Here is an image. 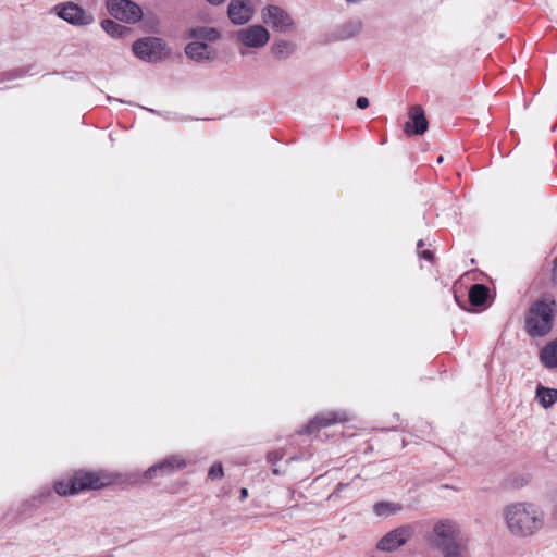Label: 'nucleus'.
Listing matches in <instances>:
<instances>
[{"mask_svg": "<svg viewBox=\"0 0 557 557\" xmlns=\"http://www.w3.org/2000/svg\"><path fill=\"white\" fill-rule=\"evenodd\" d=\"M73 479L77 494L87 490H99L111 483L110 475L104 472L79 470L74 473Z\"/></svg>", "mask_w": 557, "mask_h": 557, "instance_id": "0eeeda50", "label": "nucleus"}, {"mask_svg": "<svg viewBox=\"0 0 557 557\" xmlns=\"http://www.w3.org/2000/svg\"><path fill=\"white\" fill-rule=\"evenodd\" d=\"M262 22L275 32L287 33L292 30L294 21L283 8L269 4L261 10Z\"/></svg>", "mask_w": 557, "mask_h": 557, "instance_id": "39448f33", "label": "nucleus"}, {"mask_svg": "<svg viewBox=\"0 0 557 557\" xmlns=\"http://www.w3.org/2000/svg\"><path fill=\"white\" fill-rule=\"evenodd\" d=\"M208 3H210L211 5H220L222 3H224L226 0H206Z\"/></svg>", "mask_w": 557, "mask_h": 557, "instance_id": "7c9ffc66", "label": "nucleus"}, {"mask_svg": "<svg viewBox=\"0 0 557 557\" xmlns=\"http://www.w3.org/2000/svg\"><path fill=\"white\" fill-rule=\"evenodd\" d=\"M421 257L426 259V260H432L433 258V255L430 250H423L422 253H421Z\"/></svg>", "mask_w": 557, "mask_h": 557, "instance_id": "c85d7f7f", "label": "nucleus"}, {"mask_svg": "<svg viewBox=\"0 0 557 557\" xmlns=\"http://www.w3.org/2000/svg\"><path fill=\"white\" fill-rule=\"evenodd\" d=\"M102 28L113 38L123 37L126 33H128V28L112 21L104 20L102 23Z\"/></svg>", "mask_w": 557, "mask_h": 557, "instance_id": "4be33fe9", "label": "nucleus"}, {"mask_svg": "<svg viewBox=\"0 0 557 557\" xmlns=\"http://www.w3.org/2000/svg\"><path fill=\"white\" fill-rule=\"evenodd\" d=\"M272 471H273V473H274V474H280V473H281V472H280V470H278L277 468H273V470H272Z\"/></svg>", "mask_w": 557, "mask_h": 557, "instance_id": "473e14b6", "label": "nucleus"}, {"mask_svg": "<svg viewBox=\"0 0 557 557\" xmlns=\"http://www.w3.org/2000/svg\"><path fill=\"white\" fill-rule=\"evenodd\" d=\"M555 306L552 296H544L531 306L525 319V327L531 336H544L550 332Z\"/></svg>", "mask_w": 557, "mask_h": 557, "instance_id": "f03ea898", "label": "nucleus"}, {"mask_svg": "<svg viewBox=\"0 0 557 557\" xmlns=\"http://www.w3.org/2000/svg\"><path fill=\"white\" fill-rule=\"evenodd\" d=\"M186 55L196 62H210L216 58V49L207 42L193 40L185 47Z\"/></svg>", "mask_w": 557, "mask_h": 557, "instance_id": "ddd939ff", "label": "nucleus"}, {"mask_svg": "<svg viewBox=\"0 0 557 557\" xmlns=\"http://www.w3.org/2000/svg\"><path fill=\"white\" fill-rule=\"evenodd\" d=\"M283 453L281 450L271 451L268 454L267 459L270 463L274 465L278 460L283 458Z\"/></svg>", "mask_w": 557, "mask_h": 557, "instance_id": "bb28decb", "label": "nucleus"}, {"mask_svg": "<svg viewBox=\"0 0 557 557\" xmlns=\"http://www.w3.org/2000/svg\"><path fill=\"white\" fill-rule=\"evenodd\" d=\"M134 54L146 62H158L169 54L165 42L157 37H145L133 44Z\"/></svg>", "mask_w": 557, "mask_h": 557, "instance_id": "20e7f679", "label": "nucleus"}, {"mask_svg": "<svg viewBox=\"0 0 557 557\" xmlns=\"http://www.w3.org/2000/svg\"><path fill=\"white\" fill-rule=\"evenodd\" d=\"M356 104L359 109H366L369 106V100L367 97H359Z\"/></svg>", "mask_w": 557, "mask_h": 557, "instance_id": "cd10ccee", "label": "nucleus"}, {"mask_svg": "<svg viewBox=\"0 0 557 557\" xmlns=\"http://www.w3.org/2000/svg\"><path fill=\"white\" fill-rule=\"evenodd\" d=\"M506 527L515 537H529L539 533L545 525L543 508L532 502H517L503 510Z\"/></svg>", "mask_w": 557, "mask_h": 557, "instance_id": "f257e3e1", "label": "nucleus"}, {"mask_svg": "<svg viewBox=\"0 0 557 557\" xmlns=\"http://www.w3.org/2000/svg\"><path fill=\"white\" fill-rule=\"evenodd\" d=\"M423 245H424L423 240H422V239H420V240L418 242V247H422Z\"/></svg>", "mask_w": 557, "mask_h": 557, "instance_id": "72a5a7b5", "label": "nucleus"}, {"mask_svg": "<svg viewBox=\"0 0 557 557\" xmlns=\"http://www.w3.org/2000/svg\"><path fill=\"white\" fill-rule=\"evenodd\" d=\"M540 359L546 368L557 367V338L549 342L540 354Z\"/></svg>", "mask_w": 557, "mask_h": 557, "instance_id": "f3484780", "label": "nucleus"}, {"mask_svg": "<svg viewBox=\"0 0 557 557\" xmlns=\"http://www.w3.org/2000/svg\"><path fill=\"white\" fill-rule=\"evenodd\" d=\"M443 557H466L461 546H454L444 552Z\"/></svg>", "mask_w": 557, "mask_h": 557, "instance_id": "a878e982", "label": "nucleus"}, {"mask_svg": "<svg viewBox=\"0 0 557 557\" xmlns=\"http://www.w3.org/2000/svg\"><path fill=\"white\" fill-rule=\"evenodd\" d=\"M346 420L345 413L327 412L317 416L310 421L306 428L307 433H311L320 428L329 426L333 423L343 422Z\"/></svg>", "mask_w": 557, "mask_h": 557, "instance_id": "2eb2a0df", "label": "nucleus"}, {"mask_svg": "<svg viewBox=\"0 0 557 557\" xmlns=\"http://www.w3.org/2000/svg\"><path fill=\"white\" fill-rule=\"evenodd\" d=\"M224 475L223 467L220 462H216L211 466L208 472V478L212 481L222 479Z\"/></svg>", "mask_w": 557, "mask_h": 557, "instance_id": "393cba45", "label": "nucleus"}, {"mask_svg": "<svg viewBox=\"0 0 557 557\" xmlns=\"http://www.w3.org/2000/svg\"><path fill=\"white\" fill-rule=\"evenodd\" d=\"M295 51V45L287 40H278L271 46L272 54L280 60H285Z\"/></svg>", "mask_w": 557, "mask_h": 557, "instance_id": "a211bd4d", "label": "nucleus"}, {"mask_svg": "<svg viewBox=\"0 0 557 557\" xmlns=\"http://www.w3.org/2000/svg\"><path fill=\"white\" fill-rule=\"evenodd\" d=\"M74 487L75 486V483H74V479H70V480H62V481H58L55 484H54V491L58 495L60 496H67V495H75L77 494L76 491H74Z\"/></svg>", "mask_w": 557, "mask_h": 557, "instance_id": "b1692460", "label": "nucleus"}, {"mask_svg": "<svg viewBox=\"0 0 557 557\" xmlns=\"http://www.w3.org/2000/svg\"><path fill=\"white\" fill-rule=\"evenodd\" d=\"M236 40L245 49H261L269 42L270 33L262 25H250L236 33Z\"/></svg>", "mask_w": 557, "mask_h": 557, "instance_id": "423d86ee", "label": "nucleus"}, {"mask_svg": "<svg viewBox=\"0 0 557 557\" xmlns=\"http://www.w3.org/2000/svg\"><path fill=\"white\" fill-rule=\"evenodd\" d=\"M428 543L446 552L454 546H462L461 544V527L451 518H441L433 522L431 530L425 536Z\"/></svg>", "mask_w": 557, "mask_h": 557, "instance_id": "7ed1b4c3", "label": "nucleus"}, {"mask_svg": "<svg viewBox=\"0 0 557 557\" xmlns=\"http://www.w3.org/2000/svg\"><path fill=\"white\" fill-rule=\"evenodd\" d=\"M247 496H248L247 488H242L240 490V495H239V500H242V502L245 500L247 498Z\"/></svg>", "mask_w": 557, "mask_h": 557, "instance_id": "c756f323", "label": "nucleus"}, {"mask_svg": "<svg viewBox=\"0 0 557 557\" xmlns=\"http://www.w3.org/2000/svg\"><path fill=\"white\" fill-rule=\"evenodd\" d=\"M536 398L544 408H548L557 400V389L539 386Z\"/></svg>", "mask_w": 557, "mask_h": 557, "instance_id": "412c9836", "label": "nucleus"}, {"mask_svg": "<svg viewBox=\"0 0 557 557\" xmlns=\"http://www.w3.org/2000/svg\"><path fill=\"white\" fill-rule=\"evenodd\" d=\"M488 296V288L482 284H474L469 290V300L473 306H482Z\"/></svg>", "mask_w": 557, "mask_h": 557, "instance_id": "aec40b11", "label": "nucleus"}, {"mask_svg": "<svg viewBox=\"0 0 557 557\" xmlns=\"http://www.w3.org/2000/svg\"><path fill=\"white\" fill-rule=\"evenodd\" d=\"M187 462L177 456H171L163 461L148 468L144 475L146 479L151 480L157 476L171 475L177 470L186 468Z\"/></svg>", "mask_w": 557, "mask_h": 557, "instance_id": "f8f14e48", "label": "nucleus"}, {"mask_svg": "<svg viewBox=\"0 0 557 557\" xmlns=\"http://www.w3.org/2000/svg\"><path fill=\"white\" fill-rule=\"evenodd\" d=\"M413 535V528L409 524L398 527L387 532L377 543L376 548L381 552H394L407 543Z\"/></svg>", "mask_w": 557, "mask_h": 557, "instance_id": "6e6552de", "label": "nucleus"}, {"mask_svg": "<svg viewBox=\"0 0 557 557\" xmlns=\"http://www.w3.org/2000/svg\"><path fill=\"white\" fill-rule=\"evenodd\" d=\"M54 11L59 17L73 25L84 26L94 22L90 13L73 2L55 5Z\"/></svg>", "mask_w": 557, "mask_h": 557, "instance_id": "9d476101", "label": "nucleus"}, {"mask_svg": "<svg viewBox=\"0 0 557 557\" xmlns=\"http://www.w3.org/2000/svg\"><path fill=\"white\" fill-rule=\"evenodd\" d=\"M107 7L115 18L127 23L138 22L143 16L140 7L129 0H107Z\"/></svg>", "mask_w": 557, "mask_h": 557, "instance_id": "1a4fd4ad", "label": "nucleus"}, {"mask_svg": "<svg viewBox=\"0 0 557 557\" xmlns=\"http://www.w3.org/2000/svg\"><path fill=\"white\" fill-rule=\"evenodd\" d=\"M403 506L392 502H379L373 505V512L379 517H389L401 511Z\"/></svg>", "mask_w": 557, "mask_h": 557, "instance_id": "6ab92c4d", "label": "nucleus"}, {"mask_svg": "<svg viewBox=\"0 0 557 557\" xmlns=\"http://www.w3.org/2000/svg\"><path fill=\"white\" fill-rule=\"evenodd\" d=\"M363 24L360 20H351L347 22L342 28V36L344 38H351L361 33Z\"/></svg>", "mask_w": 557, "mask_h": 557, "instance_id": "5701e85b", "label": "nucleus"}, {"mask_svg": "<svg viewBox=\"0 0 557 557\" xmlns=\"http://www.w3.org/2000/svg\"><path fill=\"white\" fill-rule=\"evenodd\" d=\"M190 37L202 42H214L220 39L221 33L214 27H196L190 30Z\"/></svg>", "mask_w": 557, "mask_h": 557, "instance_id": "dca6fc26", "label": "nucleus"}, {"mask_svg": "<svg viewBox=\"0 0 557 557\" xmlns=\"http://www.w3.org/2000/svg\"><path fill=\"white\" fill-rule=\"evenodd\" d=\"M255 8L250 0H231L227 5V16L234 25H245L255 15Z\"/></svg>", "mask_w": 557, "mask_h": 557, "instance_id": "9b49d317", "label": "nucleus"}, {"mask_svg": "<svg viewBox=\"0 0 557 557\" xmlns=\"http://www.w3.org/2000/svg\"><path fill=\"white\" fill-rule=\"evenodd\" d=\"M555 268H557V258L554 261Z\"/></svg>", "mask_w": 557, "mask_h": 557, "instance_id": "c9c22d12", "label": "nucleus"}, {"mask_svg": "<svg viewBox=\"0 0 557 557\" xmlns=\"http://www.w3.org/2000/svg\"><path fill=\"white\" fill-rule=\"evenodd\" d=\"M443 161V157H438L437 162L441 163Z\"/></svg>", "mask_w": 557, "mask_h": 557, "instance_id": "f704fd0d", "label": "nucleus"}, {"mask_svg": "<svg viewBox=\"0 0 557 557\" xmlns=\"http://www.w3.org/2000/svg\"><path fill=\"white\" fill-rule=\"evenodd\" d=\"M428 129V121L421 107H412L409 121L405 125L408 135H422Z\"/></svg>", "mask_w": 557, "mask_h": 557, "instance_id": "4468645a", "label": "nucleus"}, {"mask_svg": "<svg viewBox=\"0 0 557 557\" xmlns=\"http://www.w3.org/2000/svg\"><path fill=\"white\" fill-rule=\"evenodd\" d=\"M239 53H240V55H246V54H247V51H246L245 49H240V50H239Z\"/></svg>", "mask_w": 557, "mask_h": 557, "instance_id": "2f4dec72", "label": "nucleus"}]
</instances>
